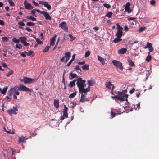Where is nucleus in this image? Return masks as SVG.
I'll list each match as a JSON object with an SVG mask.
<instances>
[{
  "label": "nucleus",
  "instance_id": "nucleus-1",
  "mask_svg": "<svg viewBox=\"0 0 159 159\" xmlns=\"http://www.w3.org/2000/svg\"><path fill=\"white\" fill-rule=\"evenodd\" d=\"M117 93V95L114 96H112V98H116L120 101H123L125 100L127 101V98H128V95L125 94L126 93V90H124L122 92L118 91Z\"/></svg>",
  "mask_w": 159,
  "mask_h": 159
},
{
  "label": "nucleus",
  "instance_id": "nucleus-2",
  "mask_svg": "<svg viewBox=\"0 0 159 159\" xmlns=\"http://www.w3.org/2000/svg\"><path fill=\"white\" fill-rule=\"evenodd\" d=\"M76 79L77 81L76 84L80 92L82 89L86 86V84H85L86 80H82L80 77H79Z\"/></svg>",
  "mask_w": 159,
  "mask_h": 159
},
{
  "label": "nucleus",
  "instance_id": "nucleus-3",
  "mask_svg": "<svg viewBox=\"0 0 159 159\" xmlns=\"http://www.w3.org/2000/svg\"><path fill=\"white\" fill-rule=\"evenodd\" d=\"M20 80L24 82L25 84H30L34 82H36L37 79L24 77L23 79H20Z\"/></svg>",
  "mask_w": 159,
  "mask_h": 159
},
{
  "label": "nucleus",
  "instance_id": "nucleus-4",
  "mask_svg": "<svg viewBox=\"0 0 159 159\" xmlns=\"http://www.w3.org/2000/svg\"><path fill=\"white\" fill-rule=\"evenodd\" d=\"M116 25L117 26V32L116 34L117 37H121L122 35L123 28L121 27L118 23H117Z\"/></svg>",
  "mask_w": 159,
  "mask_h": 159
},
{
  "label": "nucleus",
  "instance_id": "nucleus-5",
  "mask_svg": "<svg viewBox=\"0 0 159 159\" xmlns=\"http://www.w3.org/2000/svg\"><path fill=\"white\" fill-rule=\"evenodd\" d=\"M13 108V109H10L7 111V113L11 116L12 114L15 115L17 114V112L16 111H18L17 107H14Z\"/></svg>",
  "mask_w": 159,
  "mask_h": 159
},
{
  "label": "nucleus",
  "instance_id": "nucleus-6",
  "mask_svg": "<svg viewBox=\"0 0 159 159\" xmlns=\"http://www.w3.org/2000/svg\"><path fill=\"white\" fill-rule=\"evenodd\" d=\"M112 63L116 67L119 68L120 70L123 69L122 64L120 62L117 60H113Z\"/></svg>",
  "mask_w": 159,
  "mask_h": 159
},
{
  "label": "nucleus",
  "instance_id": "nucleus-7",
  "mask_svg": "<svg viewBox=\"0 0 159 159\" xmlns=\"http://www.w3.org/2000/svg\"><path fill=\"white\" fill-rule=\"evenodd\" d=\"M18 90L20 91H23L25 92H31V90L29 88L25 86L20 85L18 87Z\"/></svg>",
  "mask_w": 159,
  "mask_h": 159
},
{
  "label": "nucleus",
  "instance_id": "nucleus-8",
  "mask_svg": "<svg viewBox=\"0 0 159 159\" xmlns=\"http://www.w3.org/2000/svg\"><path fill=\"white\" fill-rule=\"evenodd\" d=\"M138 41L136 40L134 43L131 42L130 44V47H131V49H133L135 50H136V48H137L138 46Z\"/></svg>",
  "mask_w": 159,
  "mask_h": 159
},
{
  "label": "nucleus",
  "instance_id": "nucleus-9",
  "mask_svg": "<svg viewBox=\"0 0 159 159\" xmlns=\"http://www.w3.org/2000/svg\"><path fill=\"white\" fill-rule=\"evenodd\" d=\"M24 4L25 8L27 9L31 10L33 8V7L31 5L28 3L26 0L24 1Z\"/></svg>",
  "mask_w": 159,
  "mask_h": 159
},
{
  "label": "nucleus",
  "instance_id": "nucleus-10",
  "mask_svg": "<svg viewBox=\"0 0 159 159\" xmlns=\"http://www.w3.org/2000/svg\"><path fill=\"white\" fill-rule=\"evenodd\" d=\"M71 54L70 52H66L65 53V56L63 57L60 60H69L71 56Z\"/></svg>",
  "mask_w": 159,
  "mask_h": 159
},
{
  "label": "nucleus",
  "instance_id": "nucleus-11",
  "mask_svg": "<svg viewBox=\"0 0 159 159\" xmlns=\"http://www.w3.org/2000/svg\"><path fill=\"white\" fill-rule=\"evenodd\" d=\"M59 26L65 30H67L68 28L65 22H63L60 24Z\"/></svg>",
  "mask_w": 159,
  "mask_h": 159
},
{
  "label": "nucleus",
  "instance_id": "nucleus-12",
  "mask_svg": "<svg viewBox=\"0 0 159 159\" xmlns=\"http://www.w3.org/2000/svg\"><path fill=\"white\" fill-rule=\"evenodd\" d=\"M126 52L127 49L126 48H121L118 49L117 51L118 54H122L126 53Z\"/></svg>",
  "mask_w": 159,
  "mask_h": 159
},
{
  "label": "nucleus",
  "instance_id": "nucleus-13",
  "mask_svg": "<svg viewBox=\"0 0 159 159\" xmlns=\"http://www.w3.org/2000/svg\"><path fill=\"white\" fill-rule=\"evenodd\" d=\"M42 14L43 15L46 20H51V17L48 13L44 11H42Z\"/></svg>",
  "mask_w": 159,
  "mask_h": 159
},
{
  "label": "nucleus",
  "instance_id": "nucleus-14",
  "mask_svg": "<svg viewBox=\"0 0 159 159\" xmlns=\"http://www.w3.org/2000/svg\"><path fill=\"white\" fill-rule=\"evenodd\" d=\"M85 87H84L79 92L80 93H86V92H89L90 91L89 86L86 89H85Z\"/></svg>",
  "mask_w": 159,
  "mask_h": 159
},
{
  "label": "nucleus",
  "instance_id": "nucleus-15",
  "mask_svg": "<svg viewBox=\"0 0 159 159\" xmlns=\"http://www.w3.org/2000/svg\"><path fill=\"white\" fill-rule=\"evenodd\" d=\"M64 109L63 111V115H64L66 117V118H67L68 117V114L67 113L68 108L66 105H64Z\"/></svg>",
  "mask_w": 159,
  "mask_h": 159
},
{
  "label": "nucleus",
  "instance_id": "nucleus-16",
  "mask_svg": "<svg viewBox=\"0 0 159 159\" xmlns=\"http://www.w3.org/2000/svg\"><path fill=\"white\" fill-rule=\"evenodd\" d=\"M81 97L80 98V102L84 103V102L86 101H88V100L87 99V98H85V97L86 96V95H85L83 94L84 93H81Z\"/></svg>",
  "mask_w": 159,
  "mask_h": 159
},
{
  "label": "nucleus",
  "instance_id": "nucleus-17",
  "mask_svg": "<svg viewBox=\"0 0 159 159\" xmlns=\"http://www.w3.org/2000/svg\"><path fill=\"white\" fill-rule=\"evenodd\" d=\"M54 106L56 109L58 108L59 107V101L58 99H54Z\"/></svg>",
  "mask_w": 159,
  "mask_h": 159
},
{
  "label": "nucleus",
  "instance_id": "nucleus-18",
  "mask_svg": "<svg viewBox=\"0 0 159 159\" xmlns=\"http://www.w3.org/2000/svg\"><path fill=\"white\" fill-rule=\"evenodd\" d=\"M87 82L89 86H93L94 84L95 83L94 80L92 78H91L89 80H88Z\"/></svg>",
  "mask_w": 159,
  "mask_h": 159
},
{
  "label": "nucleus",
  "instance_id": "nucleus-19",
  "mask_svg": "<svg viewBox=\"0 0 159 159\" xmlns=\"http://www.w3.org/2000/svg\"><path fill=\"white\" fill-rule=\"evenodd\" d=\"M69 76V79L70 80L74 78H77L78 77V76L75 73H72L71 72L70 73Z\"/></svg>",
  "mask_w": 159,
  "mask_h": 159
},
{
  "label": "nucleus",
  "instance_id": "nucleus-20",
  "mask_svg": "<svg viewBox=\"0 0 159 159\" xmlns=\"http://www.w3.org/2000/svg\"><path fill=\"white\" fill-rule=\"evenodd\" d=\"M77 81V79H75L72 81H70L69 83V86L72 88L73 86L75 85V82Z\"/></svg>",
  "mask_w": 159,
  "mask_h": 159
},
{
  "label": "nucleus",
  "instance_id": "nucleus-21",
  "mask_svg": "<svg viewBox=\"0 0 159 159\" xmlns=\"http://www.w3.org/2000/svg\"><path fill=\"white\" fill-rule=\"evenodd\" d=\"M82 69L85 70H89V65L88 64H85L82 66Z\"/></svg>",
  "mask_w": 159,
  "mask_h": 159
},
{
  "label": "nucleus",
  "instance_id": "nucleus-22",
  "mask_svg": "<svg viewBox=\"0 0 159 159\" xmlns=\"http://www.w3.org/2000/svg\"><path fill=\"white\" fill-rule=\"evenodd\" d=\"M56 37V35H54V37L51 39L50 40V45L53 46L54 44V42Z\"/></svg>",
  "mask_w": 159,
  "mask_h": 159
},
{
  "label": "nucleus",
  "instance_id": "nucleus-23",
  "mask_svg": "<svg viewBox=\"0 0 159 159\" xmlns=\"http://www.w3.org/2000/svg\"><path fill=\"white\" fill-rule=\"evenodd\" d=\"M122 40V39H121L120 37H117V38H115L113 40V42L115 43H117L119 42H120Z\"/></svg>",
  "mask_w": 159,
  "mask_h": 159
},
{
  "label": "nucleus",
  "instance_id": "nucleus-24",
  "mask_svg": "<svg viewBox=\"0 0 159 159\" xmlns=\"http://www.w3.org/2000/svg\"><path fill=\"white\" fill-rule=\"evenodd\" d=\"M125 11L129 13V2H127L125 6Z\"/></svg>",
  "mask_w": 159,
  "mask_h": 159
},
{
  "label": "nucleus",
  "instance_id": "nucleus-25",
  "mask_svg": "<svg viewBox=\"0 0 159 159\" xmlns=\"http://www.w3.org/2000/svg\"><path fill=\"white\" fill-rule=\"evenodd\" d=\"M24 52L25 53L27 56H28L32 57L33 55V54L34 53V52L33 51H29V52L25 51Z\"/></svg>",
  "mask_w": 159,
  "mask_h": 159
},
{
  "label": "nucleus",
  "instance_id": "nucleus-26",
  "mask_svg": "<svg viewBox=\"0 0 159 159\" xmlns=\"http://www.w3.org/2000/svg\"><path fill=\"white\" fill-rule=\"evenodd\" d=\"M106 86L107 88L111 89V86H112V84L111 82H109L107 83Z\"/></svg>",
  "mask_w": 159,
  "mask_h": 159
},
{
  "label": "nucleus",
  "instance_id": "nucleus-27",
  "mask_svg": "<svg viewBox=\"0 0 159 159\" xmlns=\"http://www.w3.org/2000/svg\"><path fill=\"white\" fill-rule=\"evenodd\" d=\"M19 38L21 42L22 43L25 42L27 39V38L25 37H20Z\"/></svg>",
  "mask_w": 159,
  "mask_h": 159
},
{
  "label": "nucleus",
  "instance_id": "nucleus-28",
  "mask_svg": "<svg viewBox=\"0 0 159 159\" xmlns=\"http://www.w3.org/2000/svg\"><path fill=\"white\" fill-rule=\"evenodd\" d=\"M44 6L46 7L48 9L50 10L51 9V5L48 4V3L46 2Z\"/></svg>",
  "mask_w": 159,
  "mask_h": 159
},
{
  "label": "nucleus",
  "instance_id": "nucleus-29",
  "mask_svg": "<svg viewBox=\"0 0 159 159\" xmlns=\"http://www.w3.org/2000/svg\"><path fill=\"white\" fill-rule=\"evenodd\" d=\"M76 94V92H75L70 94L69 97L70 98H74Z\"/></svg>",
  "mask_w": 159,
  "mask_h": 159
},
{
  "label": "nucleus",
  "instance_id": "nucleus-30",
  "mask_svg": "<svg viewBox=\"0 0 159 159\" xmlns=\"http://www.w3.org/2000/svg\"><path fill=\"white\" fill-rule=\"evenodd\" d=\"M7 87H4L1 91V93L2 94H5L7 92Z\"/></svg>",
  "mask_w": 159,
  "mask_h": 159
},
{
  "label": "nucleus",
  "instance_id": "nucleus-31",
  "mask_svg": "<svg viewBox=\"0 0 159 159\" xmlns=\"http://www.w3.org/2000/svg\"><path fill=\"white\" fill-rule=\"evenodd\" d=\"M25 137L22 136L19 138V142H23L25 140Z\"/></svg>",
  "mask_w": 159,
  "mask_h": 159
},
{
  "label": "nucleus",
  "instance_id": "nucleus-32",
  "mask_svg": "<svg viewBox=\"0 0 159 159\" xmlns=\"http://www.w3.org/2000/svg\"><path fill=\"white\" fill-rule=\"evenodd\" d=\"M27 19L31 20L32 21H35L36 20V19L32 16H27Z\"/></svg>",
  "mask_w": 159,
  "mask_h": 159
},
{
  "label": "nucleus",
  "instance_id": "nucleus-33",
  "mask_svg": "<svg viewBox=\"0 0 159 159\" xmlns=\"http://www.w3.org/2000/svg\"><path fill=\"white\" fill-rule=\"evenodd\" d=\"M14 73V71L13 70H10L6 75V76L7 77H9L11 75L13 74Z\"/></svg>",
  "mask_w": 159,
  "mask_h": 159
},
{
  "label": "nucleus",
  "instance_id": "nucleus-34",
  "mask_svg": "<svg viewBox=\"0 0 159 159\" xmlns=\"http://www.w3.org/2000/svg\"><path fill=\"white\" fill-rule=\"evenodd\" d=\"M113 13L112 12H108L105 16L109 18L111 17Z\"/></svg>",
  "mask_w": 159,
  "mask_h": 159
},
{
  "label": "nucleus",
  "instance_id": "nucleus-35",
  "mask_svg": "<svg viewBox=\"0 0 159 159\" xmlns=\"http://www.w3.org/2000/svg\"><path fill=\"white\" fill-rule=\"evenodd\" d=\"M12 41L16 43H18L20 42V40L19 39H17L16 38H14L12 39Z\"/></svg>",
  "mask_w": 159,
  "mask_h": 159
},
{
  "label": "nucleus",
  "instance_id": "nucleus-36",
  "mask_svg": "<svg viewBox=\"0 0 159 159\" xmlns=\"http://www.w3.org/2000/svg\"><path fill=\"white\" fill-rule=\"evenodd\" d=\"M152 47V45L151 43H149V42H148L146 46L144 48H149L150 47Z\"/></svg>",
  "mask_w": 159,
  "mask_h": 159
},
{
  "label": "nucleus",
  "instance_id": "nucleus-37",
  "mask_svg": "<svg viewBox=\"0 0 159 159\" xmlns=\"http://www.w3.org/2000/svg\"><path fill=\"white\" fill-rule=\"evenodd\" d=\"M152 47V45L151 43H149V42H148L146 46L144 48H149L150 47Z\"/></svg>",
  "mask_w": 159,
  "mask_h": 159
},
{
  "label": "nucleus",
  "instance_id": "nucleus-38",
  "mask_svg": "<svg viewBox=\"0 0 159 159\" xmlns=\"http://www.w3.org/2000/svg\"><path fill=\"white\" fill-rule=\"evenodd\" d=\"M4 130L6 131L7 133L9 134H13L14 133V131L13 130L12 131L10 130H6L5 128L4 129Z\"/></svg>",
  "mask_w": 159,
  "mask_h": 159
},
{
  "label": "nucleus",
  "instance_id": "nucleus-39",
  "mask_svg": "<svg viewBox=\"0 0 159 159\" xmlns=\"http://www.w3.org/2000/svg\"><path fill=\"white\" fill-rule=\"evenodd\" d=\"M35 24L34 23H32L31 22H28L27 23V25L28 26H34L35 25Z\"/></svg>",
  "mask_w": 159,
  "mask_h": 159
},
{
  "label": "nucleus",
  "instance_id": "nucleus-40",
  "mask_svg": "<svg viewBox=\"0 0 159 159\" xmlns=\"http://www.w3.org/2000/svg\"><path fill=\"white\" fill-rule=\"evenodd\" d=\"M74 70H75L80 71V72L82 71L81 69L80 68L79 66L78 65L76 66L75 68H74Z\"/></svg>",
  "mask_w": 159,
  "mask_h": 159
},
{
  "label": "nucleus",
  "instance_id": "nucleus-41",
  "mask_svg": "<svg viewBox=\"0 0 159 159\" xmlns=\"http://www.w3.org/2000/svg\"><path fill=\"white\" fill-rule=\"evenodd\" d=\"M35 38L36 40V41L38 44H41L43 42L42 41H41L39 39L36 38L35 37Z\"/></svg>",
  "mask_w": 159,
  "mask_h": 159
},
{
  "label": "nucleus",
  "instance_id": "nucleus-42",
  "mask_svg": "<svg viewBox=\"0 0 159 159\" xmlns=\"http://www.w3.org/2000/svg\"><path fill=\"white\" fill-rule=\"evenodd\" d=\"M8 2L10 4V6H14L15 5V4L11 0H8Z\"/></svg>",
  "mask_w": 159,
  "mask_h": 159
},
{
  "label": "nucleus",
  "instance_id": "nucleus-43",
  "mask_svg": "<svg viewBox=\"0 0 159 159\" xmlns=\"http://www.w3.org/2000/svg\"><path fill=\"white\" fill-rule=\"evenodd\" d=\"M50 46H46L45 48L43 50V52H48L50 48Z\"/></svg>",
  "mask_w": 159,
  "mask_h": 159
},
{
  "label": "nucleus",
  "instance_id": "nucleus-44",
  "mask_svg": "<svg viewBox=\"0 0 159 159\" xmlns=\"http://www.w3.org/2000/svg\"><path fill=\"white\" fill-rule=\"evenodd\" d=\"M90 52L89 51H87L85 53V57H87L90 55Z\"/></svg>",
  "mask_w": 159,
  "mask_h": 159
},
{
  "label": "nucleus",
  "instance_id": "nucleus-45",
  "mask_svg": "<svg viewBox=\"0 0 159 159\" xmlns=\"http://www.w3.org/2000/svg\"><path fill=\"white\" fill-rule=\"evenodd\" d=\"M103 6L105 7H106V8H107L108 9L109 8L111 7V6L110 5L108 4L107 3H104V4H103Z\"/></svg>",
  "mask_w": 159,
  "mask_h": 159
},
{
  "label": "nucleus",
  "instance_id": "nucleus-46",
  "mask_svg": "<svg viewBox=\"0 0 159 159\" xmlns=\"http://www.w3.org/2000/svg\"><path fill=\"white\" fill-rule=\"evenodd\" d=\"M100 62L103 65H104L105 64H107V60H106V62H105V60H99Z\"/></svg>",
  "mask_w": 159,
  "mask_h": 159
},
{
  "label": "nucleus",
  "instance_id": "nucleus-47",
  "mask_svg": "<svg viewBox=\"0 0 159 159\" xmlns=\"http://www.w3.org/2000/svg\"><path fill=\"white\" fill-rule=\"evenodd\" d=\"M22 46L19 44H17L16 46V47L17 48H18L19 49H21L22 48Z\"/></svg>",
  "mask_w": 159,
  "mask_h": 159
},
{
  "label": "nucleus",
  "instance_id": "nucleus-48",
  "mask_svg": "<svg viewBox=\"0 0 159 159\" xmlns=\"http://www.w3.org/2000/svg\"><path fill=\"white\" fill-rule=\"evenodd\" d=\"M132 21V22L130 21V23H131V25H133L136 24V20H134V21Z\"/></svg>",
  "mask_w": 159,
  "mask_h": 159
},
{
  "label": "nucleus",
  "instance_id": "nucleus-49",
  "mask_svg": "<svg viewBox=\"0 0 159 159\" xmlns=\"http://www.w3.org/2000/svg\"><path fill=\"white\" fill-rule=\"evenodd\" d=\"M18 25H19L22 26H24L25 25V24L23 22H22V21H20V22H19Z\"/></svg>",
  "mask_w": 159,
  "mask_h": 159
},
{
  "label": "nucleus",
  "instance_id": "nucleus-50",
  "mask_svg": "<svg viewBox=\"0 0 159 159\" xmlns=\"http://www.w3.org/2000/svg\"><path fill=\"white\" fill-rule=\"evenodd\" d=\"M2 39L3 41H7L8 40V38L6 37H2Z\"/></svg>",
  "mask_w": 159,
  "mask_h": 159
},
{
  "label": "nucleus",
  "instance_id": "nucleus-51",
  "mask_svg": "<svg viewBox=\"0 0 159 159\" xmlns=\"http://www.w3.org/2000/svg\"><path fill=\"white\" fill-rule=\"evenodd\" d=\"M111 118L114 117L116 115H117V114L113 112V111H111Z\"/></svg>",
  "mask_w": 159,
  "mask_h": 159
},
{
  "label": "nucleus",
  "instance_id": "nucleus-52",
  "mask_svg": "<svg viewBox=\"0 0 159 159\" xmlns=\"http://www.w3.org/2000/svg\"><path fill=\"white\" fill-rule=\"evenodd\" d=\"M156 2L154 0H152L150 2V4L152 5L155 4Z\"/></svg>",
  "mask_w": 159,
  "mask_h": 159
},
{
  "label": "nucleus",
  "instance_id": "nucleus-53",
  "mask_svg": "<svg viewBox=\"0 0 159 159\" xmlns=\"http://www.w3.org/2000/svg\"><path fill=\"white\" fill-rule=\"evenodd\" d=\"M7 96H9V97L10 98H11V96H12V92H11V91H9L8 92V93L7 94Z\"/></svg>",
  "mask_w": 159,
  "mask_h": 159
},
{
  "label": "nucleus",
  "instance_id": "nucleus-54",
  "mask_svg": "<svg viewBox=\"0 0 159 159\" xmlns=\"http://www.w3.org/2000/svg\"><path fill=\"white\" fill-rule=\"evenodd\" d=\"M69 36L70 38L72 39L70 40V41H72L73 40H74L75 39V38L73 37L71 34H69Z\"/></svg>",
  "mask_w": 159,
  "mask_h": 159
},
{
  "label": "nucleus",
  "instance_id": "nucleus-55",
  "mask_svg": "<svg viewBox=\"0 0 159 159\" xmlns=\"http://www.w3.org/2000/svg\"><path fill=\"white\" fill-rule=\"evenodd\" d=\"M2 66H3V67L5 68H8L7 65L5 63H2Z\"/></svg>",
  "mask_w": 159,
  "mask_h": 159
},
{
  "label": "nucleus",
  "instance_id": "nucleus-56",
  "mask_svg": "<svg viewBox=\"0 0 159 159\" xmlns=\"http://www.w3.org/2000/svg\"><path fill=\"white\" fill-rule=\"evenodd\" d=\"M46 2L44 1H40L39 2V3L40 4H43L44 5L45 4Z\"/></svg>",
  "mask_w": 159,
  "mask_h": 159
},
{
  "label": "nucleus",
  "instance_id": "nucleus-57",
  "mask_svg": "<svg viewBox=\"0 0 159 159\" xmlns=\"http://www.w3.org/2000/svg\"><path fill=\"white\" fill-rule=\"evenodd\" d=\"M85 62L84 61H83L81 62H79L77 63L79 65H84V64H85Z\"/></svg>",
  "mask_w": 159,
  "mask_h": 159
},
{
  "label": "nucleus",
  "instance_id": "nucleus-58",
  "mask_svg": "<svg viewBox=\"0 0 159 159\" xmlns=\"http://www.w3.org/2000/svg\"><path fill=\"white\" fill-rule=\"evenodd\" d=\"M151 58L152 57L151 56L149 55L147 56L146 60H151Z\"/></svg>",
  "mask_w": 159,
  "mask_h": 159
},
{
  "label": "nucleus",
  "instance_id": "nucleus-59",
  "mask_svg": "<svg viewBox=\"0 0 159 159\" xmlns=\"http://www.w3.org/2000/svg\"><path fill=\"white\" fill-rule=\"evenodd\" d=\"M76 102H73V103H72L73 105L71 106V107L73 108H74L76 106Z\"/></svg>",
  "mask_w": 159,
  "mask_h": 159
},
{
  "label": "nucleus",
  "instance_id": "nucleus-60",
  "mask_svg": "<svg viewBox=\"0 0 159 159\" xmlns=\"http://www.w3.org/2000/svg\"><path fill=\"white\" fill-rule=\"evenodd\" d=\"M129 112V108H128L127 109H125V110L123 112L128 113Z\"/></svg>",
  "mask_w": 159,
  "mask_h": 159
},
{
  "label": "nucleus",
  "instance_id": "nucleus-61",
  "mask_svg": "<svg viewBox=\"0 0 159 159\" xmlns=\"http://www.w3.org/2000/svg\"><path fill=\"white\" fill-rule=\"evenodd\" d=\"M73 61L74 60H70V61L67 63V66H69Z\"/></svg>",
  "mask_w": 159,
  "mask_h": 159
},
{
  "label": "nucleus",
  "instance_id": "nucleus-62",
  "mask_svg": "<svg viewBox=\"0 0 159 159\" xmlns=\"http://www.w3.org/2000/svg\"><path fill=\"white\" fill-rule=\"evenodd\" d=\"M25 46H27L29 45V43H27L26 41L23 43Z\"/></svg>",
  "mask_w": 159,
  "mask_h": 159
},
{
  "label": "nucleus",
  "instance_id": "nucleus-63",
  "mask_svg": "<svg viewBox=\"0 0 159 159\" xmlns=\"http://www.w3.org/2000/svg\"><path fill=\"white\" fill-rule=\"evenodd\" d=\"M144 30V28L143 27H141L139 30V31L140 32H142Z\"/></svg>",
  "mask_w": 159,
  "mask_h": 159
},
{
  "label": "nucleus",
  "instance_id": "nucleus-64",
  "mask_svg": "<svg viewBox=\"0 0 159 159\" xmlns=\"http://www.w3.org/2000/svg\"><path fill=\"white\" fill-rule=\"evenodd\" d=\"M0 25H4V23L2 20H0Z\"/></svg>",
  "mask_w": 159,
  "mask_h": 159
}]
</instances>
